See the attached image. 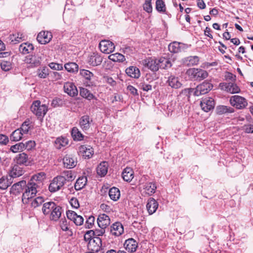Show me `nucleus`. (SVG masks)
Returning <instances> with one entry per match:
<instances>
[{
  "label": "nucleus",
  "instance_id": "f257e3e1",
  "mask_svg": "<svg viewBox=\"0 0 253 253\" xmlns=\"http://www.w3.org/2000/svg\"><path fill=\"white\" fill-rule=\"evenodd\" d=\"M40 187L38 183L31 181L30 180L24 187V192L22 195V201L23 204H27L30 200L34 198L38 192V189Z\"/></svg>",
  "mask_w": 253,
  "mask_h": 253
},
{
  "label": "nucleus",
  "instance_id": "f03ea898",
  "mask_svg": "<svg viewBox=\"0 0 253 253\" xmlns=\"http://www.w3.org/2000/svg\"><path fill=\"white\" fill-rule=\"evenodd\" d=\"M187 74L192 79L201 81L208 76V72L204 70L198 68L189 69L187 71Z\"/></svg>",
  "mask_w": 253,
  "mask_h": 253
},
{
  "label": "nucleus",
  "instance_id": "7ed1b4c3",
  "mask_svg": "<svg viewBox=\"0 0 253 253\" xmlns=\"http://www.w3.org/2000/svg\"><path fill=\"white\" fill-rule=\"evenodd\" d=\"M31 110L32 112L38 117H43L45 115L47 111V107L45 104H41L39 100H36L33 102L31 106Z\"/></svg>",
  "mask_w": 253,
  "mask_h": 253
},
{
  "label": "nucleus",
  "instance_id": "20e7f679",
  "mask_svg": "<svg viewBox=\"0 0 253 253\" xmlns=\"http://www.w3.org/2000/svg\"><path fill=\"white\" fill-rule=\"evenodd\" d=\"M65 179L62 176H57L54 177L50 183L48 189L51 192H56L65 184Z\"/></svg>",
  "mask_w": 253,
  "mask_h": 253
},
{
  "label": "nucleus",
  "instance_id": "39448f33",
  "mask_svg": "<svg viewBox=\"0 0 253 253\" xmlns=\"http://www.w3.org/2000/svg\"><path fill=\"white\" fill-rule=\"evenodd\" d=\"M213 87L212 84L207 81L197 86L194 92L195 96H199L209 92Z\"/></svg>",
  "mask_w": 253,
  "mask_h": 253
},
{
  "label": "nucleus",
  "instance_id": "423d86ee",
  "mask_svg": "<svg viewBox=\"0 0 253 253\" xmlns=\"http://www.w3.org/2000/svg\"><path fill=\"white\" fill-rule=\"evenodd\" d=\"M230 102L232 106L238 109H243L248 105L247 100L245 98L239 95L232 96L230 98Z\"/></svg>",
  "mask_w": 253,
  "mask_h": 253
},
{
  "label": "nucleus",
  "instance_id": "0eeeda50",
  "mask_svg": "<svg viewBox=\"0 0 253 253\" xmlns=\"http://www.w3.org/2000/svg\"><path fill=\"white\" fill-rule=\"evenodd\" d=\"M42 61V56L39 54L29 55L25 57L24 61L25 63L29 65L30 67L39 66Z\"/></svg>",
  "mask_w": 253,
  "mask_h": 253
},
{
  "label": "nucleus",
  "instance_id": "6e6552de",
  "mask_svg": "<svg viewBox=\"0 0 253 253\" xmlns=\"http://www.w3.org/2000/svg\"><path fill=\"white\" fill-rule=\"evenodd\" d=\"M219 87L221 89L232 94L239 93L240 91L239 87L236 84L232 83H220Z\"/></svg>",
  "mask_w": 253,
  "mask_h": 253
},
{
  "label": "nucleus",
  "instance_id": "1a4fd4ad",
  "mask_svg": "<svg viewBox=\"0 0 253 253\" xmlns=\"http://www.w3.org/2000/svg\"><path fill=\"white\" fill-rule=\"evenodd\" d=\"M99 48L101 52L106 54L112 52L115 49L114 43L108 40H102L99 43Z\"/></svg>",
  "mask_w": 253,
  "mask_h": 253
},
{
  "label": "nucleus",
  "instance_id": "9d476101",
  "mask_svg": "<svg viewBox=\"0 0 253 253\" xmlns=\"http://www.w3.org/2000/svg\"><path fill=\"white\" fill-rule=\"evenodd\" d=\"M214 100L211 97H206L201 101V106L205 112H209L214 107Z\"/></svg>",
  "mask_w": 253,
  "mask_h": 253
},
{
  "label": "nucleus",
  "instance_id": "9b49d317",
  "mask_svg": "<svg viewBox=\"0 0 253 253\" xmlns=\"http://www.w3.org/2000/svg\"><path fill=\"white\" fill-rule=\"evenodd\" d=\"M52 38L51 33L48 31H42L38 35L37 39L41 44H46L49 42Z\"/></svg>",
  "mask_w": 253,
  "mask_h": 253
},
{
  "label": "nucleus",
  "instance_id": "f8f14e48",
  "mask_svg": "<svg viewBox=\"0 0 253 253\" xmlns=\"http://www.w3.org/2000/svg\"><path fill=\"white\" fill-rule=\"evenodd\" d=\"M143 65L153 71H157L159 70L158 59L149 58L143 61Z\"/></svg>",
  "mask_w": 253,
  "mask_h": 253
},
{
  "label": "nucleus",
  "instance_id": "ddd939ff",
  "mask_svg": "<svg viewBox=\"0 0 253 253\" xmlns=\"http://www.w3.org/2000/svg\"><path fill=\"white\" fill-rule=\"evenodd\" d=\"M26 186V181L25 180H21L16 182L11 186L10 193L13 195H17L24 189V187Z\"/></svg>",
  "mask_w": 253,
  "mask_h": 253
},
{
  "label": "nucleus",
  "instance_id": "4468645a",
  "mask_svg": "<svg viewBox=\"0 0 253 253\" xmlns=\"http://www.w3.org/2000/svg\"><path fill=\"white\" fill-rule=\"evenodd\" d=\"M101 240L99 237H95L92 241H90L88 244V248L93 252H98L101 247Z\"/></svg>",
  "mask_w": 253,
  "mask_h": 253
},
{
  "label": "nucleus",
  "instance_id": "2eb2a0df",
  "mask_svg": "<svg viewBox=\"0 0 253 253\" xmlns=\"http://www.w3.org/2000/svg\"><path fill=\"white\" fill-rule=\"evenodd\" d=\"M63 163L64 167L67 169H72L76 166L77 160L73 156L66 155L63 159Z\"/></svg>",
  "mask_w": 253,
  "mask_h": 253
},
{
  "label": "nucleus",
  "instance_id": "dca6fc26",
  "mask_svg": "<svg viewBox=\"0 0 253 253\" xmlns=\"http://www.w3.org/2000/svg\"><path fill=\"white\" fill-rule=\"evenodd\" d=\"M64 91L71 96H76L78 91L76 86L73 83L67 82L64 85Z\"/></svg>",
  "mask_w": 253,
  "mask_h": 253
},
{
  "label": "nucleus",
  "instance_id": "f3484780",
  "mask_svg": "<svg viewBox=\"0 0 253 253\" xmlns=\"http://www.w3.org/2000/svg\"><path fill=\"white\" fill-rule=\"evenodd\" d=\"M103 58L98 53L93 52L89 57L88 62L90 65L97 66L100 65Z\"/></svg>",
  "mask_w": 253,
  "mask_h": 253
},
{
  "label": "nucleus",
  "instance_id": "a211bd4d",
  "mask_svg": "<svg viewBox=\"0 0 253 253\" xmlns=\"http://www.w3.org/2000/svg\"><path fill=\"white\" fill-rule=\"evenodd\" d=\"M79 152L85 159H89L92 156L94 151L90 146L82 145L79 147Z\"/></svg>",
  "mask_w": 253,
  "mask_h": 253
},
{
  "label": "nucleus",
  "instance_id": "6ab92c4d",
  "mask_svg": "<svg viewBox=\"0 0 253 253\" xmlns=\"http://www.w3.org/2000/svg\"><path fill=\"white\" fill-rule=\"evenodd\" d=\"M97 224L100 228H106L110 224L109 217L105 214L99 215L97 218Z\"/></svg>",
  "mask_w": 253,
  "mask_h": 253
},
{
  "label": "nucleus",
  "instance_id": "aec40b11",
  "mask_svg": "<svg viewBox=\"0 0 253 253\" xmlns=\"http://www.w3.org/2000/svg\"><path fill=\"white\" fill-rule=\"evenodd\" d=\"M136 241L133 238L126 240L124 243V247L128 252L133 253L136 251L138 247Z\"/></svg>",
  "mask_w": 253,
  "mask_h": 253
},
{
  "label": "nucleus",
  "instance_id": "412c9836",
  "mask_svg": "<svg viewBox=\"0 0 253 253\" xmlns=\"http://www.w3.org/2000/svg\"><path fill=\"white\" fill-rule=\"evenodd\" d=\"M14 161L16 164L20 165L28 166L30 163L28 155L25 153L17 155L15 157Z\"/></svg>",
  "mask_w": 253,
  "mask_h": 253
},
{
  "label": "nucleus",
  "instance_id": "4be33fe9",
  "mask_svg": "<svg viewBox=\"0 0 253 253\" xmlns=\"http://www.w3.org/2000/svg\"><path fill=\"white\" fill-rule=\"evenodd\" d=\"M167 83L171 87L174 89L179 88L182 85V84L180 81V79L174 76H170L169 78Z\"/></svg>",
  "mask_w": 253,
  "mask_h": 253
},
{
  "label": "nucleus",
  "instance_id": "5701e85b",
  "mask_svg": "<svg viewBox=\"0 0 253 253\" xmlns=\"http://www.w3.org/2000/svg\"><path fill=\"white\" fill-rule=\"evenodd\" d=\"M185 46V44L181 42H174L169 44V50L170 52L178 53L183 50Z\"/></svg>",
  "mask_w": 253,
  "mask_h": 253
},
{
  "label": "nucleus",
  "instance_id": "b1692460",
  "mask_svg": "<svg viewBox=\"0 0 253 253\" xmlns=\"http://www.w3.org/2000/svg\"><path fill=\"white\" fill-rule=\"evenodd\" d=\"M158 207V202L153 198H150L146 205V208L149 214L156 212Z\"/></svg>",
  "mask_w": 253,
  "mask_h": 253
},
{
  "label": "nucleus",
  "instance_id": "393cba45",
  "mask_svg": "<svg viewBox=\"0 0 253 253\" xmlns=\"http://www.w3.org/2000/svg\"><path fill=\"white\" fill-rule=\"evenodd\" d=\"M124 232V228L120 222L114 223L111 227L110 232L113 235L119 236Z\"/></svg>",
  "mask_w": 253,
  "mask_h": 253
},
{
  "label": "nucleus",
  "instance_id": "a878e982",
  "mask_svg": "<svg viewBox=\"0 0 253 253\" xmlns=\"http://www.w3.org/2000/svg\"><path fill=\"white\" fill-rule=\"evenodd\" d=\"M92 121L87 115H84L80 119L79 124L81 128L84 130H88L90 126Z\"/></svg>",
  "mask_w": 253,
  "mask_h": 253
},
{
  "label": "nucleus",
  "instance_id": "bb28decb",
  "mask_svg": "<svg viewBox=\"0 0 253 253\" xmlns=\"http://www.w3.org/2000/svg\"><path fill=\"white\" fill-rule=\"evenodd\" d=\"M57 205L53 202H48L43 204L42 211L44 215L50 214L54 208L57 207Z\"/></svg>",
  "mask_w": 253,
  "mask_h": 253
},
{
  "label": "nucleus",
  "instance_id": "cd10ccee",
  "mask_svg": "<svg viewBox=\"0 0 253 253\" xmlns=\"http://www.w3.org/2000/svg\"><path fill=\"white\" fill-rule=\"evenodd\" d=\"M33 45L29 42H24L21 44L19 47V51L23 54L30 53L34 50Z\"/></svg>",
  "mask_w": 253,
  "mask_h": 253
},
{
  "label": "nucleus",
  "instance_id": "c85d7f7f",
  "mask_svg": "<svg viewBox=\"0 0 253 253\" xmlns=\"http://www.w3.org/2000/svg\"><path fill=\"white\" fill-rule=\"evenodd\" d=\"M13 182L12 177L9 176H2L0 178V189H6Z\"/></svg>",
  "mask_w": 253,
  "mask_h": 253
},
{
  "label": "nucleus",
  "instance_id": "c756f323",
  "mask_svg": "<svg viewBox=\"0 0 253 253\" xmlns=\"http://www.w3.org/2000/svg\"><path fill=\"white\" fill-rule=\"evenodd\" d=\"M108 165L106 162L101 163L96 168V172L101 177L104 176L108 171Z\"/></svg>",
  "mask_w": 253,
  "mask_h": 253
},
{
  "label": "nucleus",
  "instance_id": "7c9ffc66",
  "mask_svg": "<svg viewBox=\"0 0 253 253\" xmlns=\"http://www.w3.org/2000/svg\"><path fill=\"white\" fill-rule=\"evenodd\" d=\"M126 73L128 76L133 78H138L140 75L138 68L133 66H130L126 69Z\"/></svg>",
  "mask_w": 253,
  "mask_h": 253
},
{
  "label": "nucleus",
  "instance_id": "2f4dec72",
  "mask_svg": "<svg viewBox=\"0 0 253 253\" xmlns=\"http://www.w3.org/2000/svg\"><path fill=\"white\" fill-rule=\"evenodd\" d=\"M62 209L59 206H57L50 214L49 218L51 220L57 221L61 216Z\"/></svg>",
  "mask_w": 253,
  "mask_h": 253
},
{
  "label": "nucleus",
  "instance_id": "473e14b6",
  "mask_svg": "<svg viewBox=\"0 0 253 253\" xmlns=\"http://www.w3.org/2000/svg\"><path fill=\"white\" fill-rule=\"evenodd\" d=\"M23 173L24 170L22 168L18 165H14L10 171L9 176L12 177V179L14 177L20 176Z\"/></svg>",
  "mask_w": 253,
  "mask_h": 253
},
{
  "label": "nucleus",
  "instance_id": "72a5a7b5",
  "mask_svg": "<svg viewBox=\"0 0 253 253\" xmlns=\"http://www.w3.org/2000/svg\"><path fill=\"white\" fill-rule=\"evenodd\" d=\"M122 177L127 182L130 181L133 178V171L130 168H126L122 172Z\"/></svg>",
  "mask_w": 253,
  "mask_h": 253
},
{
  "label": "nucleus",
  "instance_id": "f704fd0d",
  "mask_svg": "<svg viewBox=\"0 0 253 253\" xmlns=\"http://www.w3.org/2000/svg\"><path fill=\"white\" fill-rule=\"evenodd\" d=\"M157 187L155 183L152 182L146 183L143 186L144 193L148 195H151L155 192Z\"/></svg>",
  "mask_w": 253,
  "mask_h": 253
},
{
  "label": "nucleus",
  "instance_id": "c9c22d12",
  "mask_svg": "<svg viewBox=\"0 0 253 253\" xmlns=\"http://www.w3.org/2000/svg\"><path fill=\"white\" fill-rule=\"evenodd\" d=\"M234 112V109L233 108L224 105L218 106L216 108V112L219 115Z\"/></svg>",
  "mask_w": 253,
  "mask_h": 253
},
{
  "label": "nucleus",
  "instance_id": "e433bc0d",
  "mask_svg": "<svg viewBox=\"0 0 253 253\" xmlns=\"http://www.w3.org/2000/svg\"><path fill=\"white\" fill-rule=\"evenodd\" d=\"M87 178L85 176L79 177L75 184V189L76 190H80L83 188L87 183Z\"/></svg>",
  "mask_w": 253,
  "mask_h": 253
},
{
  "label": "nucleus",
  "instance_id": "4c0bfd02",
  "mask_svg": "<svg viewBox=\"0 0 253 253\" xmlns=\"http://www.w3.org/2000/svg\"><path fill=\"white\" fill-rule=\"evenodd\" d=\"M158 63L159 66H160L159 68L163 69L169 68L172 66L170 60L165 57H161L158 59Z\"/></svg>",
  "mask_w": 253,
  "mask_h": 253
},
{
  "label": "nucleus",
  "instance_id": "58836bf2",
  "mask_svg": "<svg viewBox=\"0 0 253 253\" xmlns=\"http://www.w3.org/2000/svg\"><path fill=\"white\" fill-rule=\"evenodd\" d=\"M109 195L111 200L116 201L120 197V191L118 188L113 187L109 190Z\"/></svg>",
  "mask_w": 253,
  "mask_h": 253
},
{
  "label": "nucleus",
  "instance_id": "ea45409f",
  "mask_svg": "<svg viewBox=\"0 0 253 253\" xmlns=\"http://www.w3.org/2000/svg\"><path fill=\"white\" fill-rule=\"evenodd\" d=\"M65 69L70 73H76L79 70V66L75 62H69L64 65Z\"/></svg>",
  "mask_w": 253,
  "mask_h": 253
},
{
  "label": "nucleus",
  "instance_id": "a19ab883",
  "mask_svg": "<svg viewBox=\"0 0 253 253\" xmlns=\"http://www.w3.org/2000/svg\"><path fill=\"white\" fill-rule=\"evenodd\" d=\"M33 126L31 125L29 120L25 121L19 128L23 134H28L30 129L32 128Z\"/></svg>",
  "mask_w": 253,
  "mask_h": 253
},
{
  "label": "nucleus",
  "instance_id": "79ce46f5",
  "mask_svg": "<svg viewBox=\"0 0 253 253\" xmlns=\"http://www.w3.org/2000/svg\"><path fill=\"white\" fill-rule=\"evenodd\" d=\"M45 178V174L44 172H41L32 176L30 181L38 183V185L43 181Z\"/></svg>",
  "mask_w": 253,
  "mask_h": 253
},
{
  "label": "nucleus",
  "instance_id": "37998d69",
  "mask_svg": "<svg viewBox=\"0 0 253 253\" xmlns=\"http://www.w3.org/2000/svg\"><path fill=\"white\" fill-rule=\"evenodd\" d=\"M23 135V133L18 128L15 130L11 134L10 139L13 141H18L22 138Z\"/></svg>",
  "mask_w": 253,
  "mask_h": 253
},
{
  "label": "nucleus",
  "instance_id": "c03bdc74",
  "mask_svg": "<svg viewBox=\"0 0 253 253\" xmlns=\"http://www.w3.org/2000/svg\"><path fill=\"white\" fill-rule=\"evenodd\" d=\"M68 144V140L64 137H60L57 138L55 141V146L57 149H61L62 147Z\"/></svg>",
  "mask_w": 253,
  "mask_h": 253
},
{
  "label": "nucleus",
  "instance_id": "a18cd8bd",
  "mask_svg": "<svg viewBox=\"0 0 253 253\" xmlns=\"http://www.w3.org/2000/svg\"><path fill=\"white\" fill-rule=\"evenodd\" d=\"M60 176H62L65 179V183L66 181H71L73 180L75 178V175L71 170H65L62 173V175Z\"/></svg>",
  "mask_w": 253,
  "mask_h": 253
},
{
  "label": "nucleus",
  "instance_id": "49530a36",
  "mask_svg": "<svg viewBox=\"0 0 253 253\" xmlns=\"http://www.w3.org/2000/svg\"><path fill=\"white\" fill-rule=\"evenodd\" d=\"M71 134L75 140L80 141L84 138V135L79 130L78 128L76 127L72 128Z\"/></svg>",
  "mask_w": 253,
  "mask_h": 253
},
{
  "label": "nucleus",
  "instance_id": "de8ad7c7",
  "mask_svg": "<svg viewBox=\"0 0 253 253\" xmlns=\"http://www.w3.org/2000/svg\"><path fill=\"white\" fill-rule=\"evenodd\" d=\"M108 58L114 62H123L126 59L125 56L119 53L112 54L109 56Z\"/></svg>",
  "mask_w": 253,
  "mask_h": 253
},
{
  "label": "nucleus",
  "instance_id": "09e8293b",
  "mask_svg": "<svg viewBox=\"0 0 253 253\" xmlns=\"http://www.w3.org/2000/svg\"><path fill=\"white\" fill-rule=\"evenodd\" d=\"M24 149H25V144L22 142L18 143L11 146L10 149V150L13 153L23 151Z\"/></svg>",
  "mask_w": 253,
  "mask_h": 253
},
{
  "label": "nucleus",
  "instance_id": "8fccbe9b",
  "mask_svg": "<svg viewBox=\"0 0 253 253\" xmlns=\"http://www.w3.org/2000/svg\"><path fill=\"white\" fill-rule=\"evenodd\" d=\"M30 201H31V207L33 208H36L40 206L43 203L44 199L42 197H38L34 199H32L31 200H30Z\"/></svg>",
  "mask_w": 253,
  "mask_h": 253
},
{
  "label": "nucleus",
  "instance_id": "3c124183",
  "mask_svg": "<svg viewBox=\"0 0 253 253\" xmlns=\"http://www.w3.org/2000/svg\"><path fill=\"white\" fill-rule=\"evenodd\" d=\"M24 37L23 35L20 33H17L13 35H11L9 36L10 40L11 42L14 43H16L17 42H20L21 41L23 40Z\"/></svg>",
  "mask_w": 253,
  "mask_h": 253
},
{
  "label": "nucleus",
  "instance_id": "603ef678",
  "mask_svg": "<svg viewBox=\"0 0 253 253\" xmlns=\"http://www.w3.org/2000/svg\"><path fill=\"white\" fill-rule=\"evenodd\" d=\"M1 69L4 71H8L12 69V63L9 61L2 60L0 63Z\"/></svg>",
  "mask_w": 253,
  "mask_h": 253
},
{
  "label": "nucleus",
  "instance_id": "864d4df0",
  "mask_svg": "<svg viewBox=\"0 0 253 253\" xmlns=\"http://www.w3.org/2000/svg\"><path fill=\"white\" fill-rule=\"evenodd\" d=\"M80 95L82 97L89 100L91 99L93 97V94H91L88 89L84 88H81L80 89Z\"/></svg>",
  "mask_w": 253,
  "mask_h": 253
},
{
  "label": "nucleus",
  "instance_id": "5fc2aeb1",
  "mask_svg": "<svg viewBox=\"0 0 253 253\" xmlns=\"http://www.w3.org/2000/svg\"><path fill=\"white\" fill-rule=\"evenodd\" d=\"M156 8L159 12H165L166 8L165 2L162 0H157Z\"/></svg>",
  "mask_w": 253,
  "mask_h": 253
},
{
  "label": "nucleus",
  "instance_id": "6e6d98bb",
  "mask_svg": "<svg viewBox=\"0 0 253 253\" xmlns=\"http://www.w3.org/2000/svg\"><path fill=\"white\" fill-rule=\"evenodd\" d=\"M95 234V233L94 232V231L92 230L87 231L84 235V240L88 241V242L90 241H92L93 239L95 237H94Z\"/></svg>",
  "mask_w": 253,
  "mask_h": 253
},
{
  "label": "nucleus",
  "instance_id": "4d7b16f0",
  "mask_svg": "<svg viewBox=\"0 0 253 253\" xmlns=\"http://www.w3.org/2000/svg\"><path fill=\"white\" fill-rule=\"evenodd\" d=\"M81 75L86 80H90L91 78L93 76L92 73L88 70L85 69H82L80 70Z\"/></svg>",
  "mask_w": 253,
  "mask_h": 253
},
{
  "label": "nucleus",
  "instance_id": "13d9d810",
  "mask_svg": "<svg viewBox=\"0 0 253 253\" xmlns=\"http://www.w3.org/2000/svg\"><path fill=\"white\" fill-rule=\"evenodd\" d=\"M60 227L63 231H67L69 230V224L66 218H62L60 221Z\"/></svg>",
  "mask_w": 253,
  "mask_h": 253
},
{
  "label": "nucleus",
  "instance_id": "bf43d9fd",
  "mask_svg": "<svg viewBox=\"0 0 253 253\" xmlns=\"http://www.w3.org/2000/svg\"><path fill=\"white\" fill-rule=\"evenodd\" d=\"M151 1V0H145V3L143 5V9L149 13L152 11V6Z\"/></svg>",
  "mask_w": 253,
  "mask_h": 253
},
{
  "label": "nucleus",
  "instance_id": "052dcab7",
  "mask_svg": "<svg viewBox=\"0 0 253 253\" xmlns=\"http://www.w3.org/2000/svg\"><path fill=\"white\" fill-rule=\"evenodd\" d=\"M95 218L93 216H90L87 219L85 222V227L86 228H90L92 227L94 224Z\"/></svg>",
  "mask_w": 253,
  "mask_h": 253
},
{
  "label": "nucleus",
  "instance_id": "680f3d73",
  "mask_svg": "<svg viewBox=\"0 0 253 253\" xmlns=\"http://www.w3.org/2000/svg\"><path fill=\"white\" fill-rule=\"evenodd\" d=\"M48 69L46 68H43L42 70L39 69L38 70V76L41 78H45L48 75Z\"/></svg>",
  "mask_w": 253,
  "mask_h": 253
},
{
  "label": "nucleus",
  "instance_id": "e2e57ef3",
  "mask_svg": "<svg viewBox=\"0 0 253 253\" xmlns=\"http://www.w3.org/2000/svg\"><path fill=\"white\" fill-rule=\"evenodd\" d=\"M188 60L189 62V64L191 65H197L199 61V58L197 56H190L188 57Z\"/></svg>",
  "mask_w": 253,
  "mask_h": 253
},
{
  "label": "nucleus",
  "instance_id": "0e129e2a",
  "mask_svg": "<svg viewBox=\"0 0 253 253\" xmlns=\"http://www.w3.org/2000/svg\"><path fill=\"white\" fill-rule=\"evenodd\" d=\"M49 66L51 69L56 70H62L63 69V66L60 64L52 62L49 64Z\"/></svg>",
  "mask_w": 253,
  "mask_h": 253
},
{
  "label": "nucleus",
  "instance_id": "69168bd1",
  "mask_svg": "<svg viewBox=\"0 0 253 253\" xmlns=\"http://www.w3.org/2000/svg\"><path fill=\"white\" fill-rule=\"evenodd\" d=\"M84 218L82 216L77 215L73 221L76 225L79 226L83 224Z\"/></svg>",
  "mask_w": 253,
  "mask_h": 253
},
{
  "label": "nucleus",
  "instance_id": "338daca9",
  "mask_svg": "<svg viewBox=\"0 0 253 253\" xmlns=\"http://www.w3.org/2000/svg\"><path fill=\"white\" fill-rule=\"evenodd\" d=\"M70 203L71 206L75 209H78L80 206L79 201L76 198H72L70 200Z\"/></svg>",
  "mask_w": 253,
  "mask_h": 253
},
{
  "label": "nucleus",
  "instance_id": "774afa93",
  "mask_svg": "<svg viewBox=\"0 0 253 253\" xmlns=\"http://www.w3.org/2000/svg\"><path fill=\"white\" fill-rule=\"evenodd\" d=\"M68 218L71 220H74L75 217L77 215V213L74 211H68L66 213Z\"/></svg>",
  "mask_w": 253,
  "mask_h": 253
}]
</instances>
